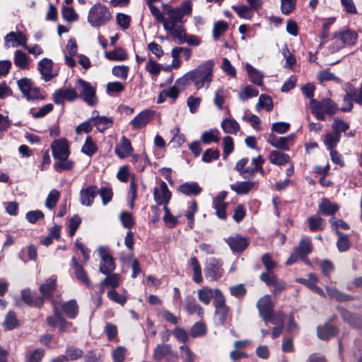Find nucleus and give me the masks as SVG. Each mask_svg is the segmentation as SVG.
Instances as JSON below:
<instances>
[{
    "label": "nucleus",
    "instance_id": "f257e3e1",
    "mask_svg": "<svg viewBox=\"0 0 362 362\" xmlns=\"http://www.w3.org/2000/svg\"><path fill=\"white\" fill-rule=\"evenodd\" d=\"M214 67V61L208 60L178 78L176 85L181 89H185L192 83L197 90L203 88L207 89L213 81Z\"/></svg>",
    "mask_w": 362,
    "mask_h": 362
},
{
    "label": "nucleus",
    "instance_id": "f03ea898",
    "mask_svg": "<svg viewBox=\"0 0 362 362\" xmlns=\"http://www.w3.org/2000/svg\"><path fill=\"white\" fill-rule=\"evenodd\" d=\"M310 108L318 120H325V115H334L338 110L337 105L329 98H322L320 100L311 99L310 102Z\"/></svg>",
    "mask_w": 362,
    "mask_h": 362
},
{
    "label": "nucleus",
    "instance_id": "7ed1b4c3",
    "mask_svg": "<svg viewBox=\"0 0 362 362\" xmlns=\"http://www.w3.org/2000/svg\"><path fill=\"white\" fill-rule=\"evenodd\" d=\"M112 19V14L107 6L98 3L89 10L88 22L93 27H101L106 25Z\"/></svg>",
    "mask_w": 362,
    "mask_h": 362
},
{
    "label": "nucleus",
    "instance_id": "20e7f679",
    "mask_svg": "<svg viewBox=\"0 0 362 362\" xmlns=\"http://www.w3.org/2000/svg\"><path fill=\"white\" fill-rule=\"evenodd\" d=\"M334 42L329 46L332 53L337 52L345 46L354 45L357 41V34L350 30L336 33L334 35Z\"/></svg>",
    "mask_w": 362,
    "mask_h": 362
},
{
    "label": "nucleus",
    "instance_id": "39448f33",
    "mask_svg": "<svg viewBox=\"0 0 362 362\" xmlns=\"http://www.w3.org/2000/svg\"><path fill=\"white\" fill-rule=\"evenodd\" d=\"M168 17L166 18L163 23L165 30H167L174 39L178 41H183L185 30L183 28L180 16L176 13L173 15L170 12H168Z\"/></svg>",
    "mask_w": 362,
    "mask_h": 362
},
{
    "label": "nucleus",
    "instance_id": "423d86ee",
    "mask_svg": "<svg viewBox=\"0 0 362 362\" xmlns=\"http://www.w3.org/2000/svg\"><path fill=\"white\" fill-rule=\"evenodd\" d=\"M345 95L344 96V105L341 107V111L348 112L351 111L354 107L353 102L362 105V84L361 85L358 93L351 83L346 84Z\"/></svg>",
    "mask_w": 362,
    "mask_h": 362
},
{
    "label": "nucleus",
    "instance_id": "0eeeda50",
    "mask_svg": "<svg viewBox=\"0 0 362 362\" xmlns=\"http://www.w3.org/2000/svg\"><path fill=\"white\" fill-rule=\"evenodd\" d=\"M264 159L262 156H258L252 159V164L254 165L252 167L246 168V165L248 163V158H243L238 160L235 165V169L239 173V174L243 177H247L250 175L255 174V170L258 168L259 166L263 165Z\"/></svg>",
    "mask_w": 362,
    "mask_h": 362
},
{
    "label": "nucleus",
    "instance_id": "6e6552de",
    "mask_svg": "<svg viewBox=\"0 0 362 362\" xmlns=\"http://www.w3.org/2000/svg\"><path fill=\"white\" fill-rule=\"evenodd\" d=\"M216 296L214 300V315L218 322L223 325L229 315L230 308L226 305V298L221 291H216Z\"/></svg>",
    "mask_w": 362,
    "mask_h": 362
},
{
    "label": "nucleus",
    "instance_id": "1a4fd4ad",
    "mask_svg": "<svg viewBox=\"0 0 362 362\" xmlns=\"http://www.w3.org/2000/svg\"><path fill=\"white\" fill-rule=\"evenodd\" d=\"M222 266L223 262L220 259L214 257L208 259L204 267L206 277L212 281L221 279L224 273Z\"/></svg>",
    "mask_w": 362,
    "mask_h": 362
},
{
    "label": "nucleus",
    "instance_id": "9d476101",
    "mask_svg": "<svg viewBox=\"0 0 362 362\" xmlns=\"http://www.w3.org/2000/svg\"><path fill=\"white\" fill-rule=\"evenodd\" d=\"M257 308L258 309L259 316L267 325L271 320L273 313L274 305L269 295H265L262 297L257 303Z\"/></svg>",
    "mask_w": 362,
    "mask_h": 362
},
{
    "label": "nucleus",
    "instance_id": "9b49d317",
    "mask_svg": "<svg viewBox=\"0 0 362 362\" xmlns=\"http://www.w3.org/2000/svg\"><path fill=\"white\" fill-rule=\"evenodd\" d=\"M100 257V272L104 274H109L115 269L114 259L108 252L107 248L100 247L98 250Z\"/></svg>",
    "mask_w": 362,
    "mask_h": 362
},
{
    "label": "nucleus",
    "instance_id": "f8f14e48",
    "mask_svg": "<svg viewBox=\"0 0 362 362\" xmlns=\"http://www.w3.org/2000/svg\"><path fill=\"white\" fill-rule=\"evenodd\" d=\"M46 321L47 325L50 327H58L60 332L68 331L69 327L71 325V323L65 320L61 311L56 305L54 307V315L48 316Z\"/></svg>",
    "mask_w": 362,
    "mask_h": 362
},
{
    "label": "nucleus",
    "instance_id": "ddd939ff",
    "mask_svg": "<svg viewBox=\"0 0 362 362\" xmlns=\"http://www.w3.org/2000/svg\"><path fill=\"white\" fill-rule=\"evenodd\" d=\"M53 157L54 159H64L70 155L69 147L65 139L54 140L51 144Z\"/></svg>",
    "mask_w": 362,
    "mask_h": 362
},
{
    "label": "nucleus",
    "instance_id": "4468645a",
    "mask_svg": "<svg viewBox=\"0 0 362 362\" xmlns=\"http://www.w3.org/2000/svg\"><path fill=\"white\" fill-rule=\"evenodd\" d=\"M78 86L80 87L81 95L83 99L89 105H94L97 103L95 88L88 82L78 79Z\"/></svg>",
    "mask_w": 362,
    "mask_h": 362
},
{
    "label": "nucleus",
    "instance_id": "2eb2a0df",
    "mask_svg": "<svg viewBox=\"0 0 362 362\" xmlns=\"http://www.w3.org/2000/svg\"><path fill=\"white\" fill-rule=\"evenodd\" d=\"M153 197L158 205L165 206L168 204L171 198V192L164 181L160 182L159 187H154Z\"/></svg>",
    "mask_w": 362,
    "mask_h": 362
},
{
    "label": "nucleus",
    "instance_id": "dca6fc26",
    "mask_svg": "<svg viewBox=\"0 0 362 362\" xmlns=\"http://www.w3.org/2000/svg\"><path fill=\"white\" fill-rule=\"evenodd\" d=\"M227 192L222 191L219 192L213 199V207L216 210V214L218 218L226 220L227 214L226 209L228 204L224 202L226 198Z\"/></svg>",
    "mask_w": 362,
    "mask_h": 362
},
{
    "label": "nucleus",
    "instance_id": "f3484780",
    "mask_svg": "<svg viewBox=\"0 0 362 362\" xmlns=\"http://www.w3.org/2000/svg\"><path fill=\"white\" fill-rule=\"evenodd\" d=\"M78 98V95L74 88H60L53 95L54 102L57 105H62L65 100L73 101Z\"/></svg>",
    "mask_w": 362,
    "mask_h": 362
},
{
    "label": "nucleus",
    "instance_id": "a211bd4d",
    "mask_svg": "<svg viewBox=\"0 0 362 362\" xmlns=\"http://www.w3.org/2000/svg\"><path fill=\"white\" fill-rule=\"evenodd\" d=\"M98 190L95 185H90L80 192V202L82 205L90 206L93 204Z\"/></svg>",
    "mask_w": 362,
    "mask_h": 362
},
{
    "label": "nucleus",
    "instance_id": "6ab92c4d",
    "mask_svg": "<svg viewBox=\"0 0 362 362\" xmlns=\"http://www.w3.org/2000/svg\"><path fill=\"white\" fill-rule=\"evenodd\" d=\"M153 117V112L146 110L138 114L130 122L132 128L139 129L144 127Z\"/></svg>",
    "mask_w": 362,
    "mask_h": 362
},
{
    "label": "nucleus",
    "instance_id": "aec40b11",
    "mask_svg": "<svg viewBox=\"0 0 362 362\" xmlns=\"http://www.w3.org/2000/svg\"><path fill=\"white\" fill-rule=\"evenodd\" d=\"M91 117L93 126L100 132H103L112 126L113 119L112 117L99 116L97 111L93 112V116Z\"/></svg>",
    "mask_w": 362,
    "mask_h": 362
},
{
    "label": "nucleus",
    "instance_id": "412c9836",
    "mask_svg": "<svg viewBox=\"0 0 362 362\" xmlns=\"http://www.w3.org/2000/svg\"><path fill=\"white\" fill-rule=\"evenodd\" d=\"M71 266L74 269V276L76 279L81 284H83L86 286L90 287L91 283L88 278V274L83 267L78 264L75 257H73L71 259Z\"/></svg>",
    "mask_w": 362,
    "mask_h": 362
},
{
    "label": "nucleus",
    "instance_id": "4be33fe9",
    "mask_svg": "<svg viewBox=\"0 0 362 362\" xmlns=\"http://www.w3.org/2000/svg\"><path fill=\"white\" fill-rule=\"evenodd\" d=\"M53 62L51 59L44 58L38 62V69L45 81H50L54 75L52 74Z\"/></svg>",
    "mask_w": 362,
    "mask_h": 362
},
{
    "label": "nucleus",
    "instance_id": "5701e85b",
    "mask_svg": "<svg viewBox=\"0 0 362 362\" xmlns=\"http://www.w3.org/2000/svg\"><path fill=\"white\" fill-rule=\"evenodd\" d=\"M226 241L233 252H241L248 246L247 240L240 235L229 237Z\"/></svg>",
    "mask_w": 362,
    "mask_h": 362
},
{
    "label": "nucleus",
    "instance_id": "b1692460",
    "mask_svg": "<svg viewBox=\"0 0 362 362\" xmlns=\"http://www.w3.org/2000/svg\"><path fill=\"white\" fill-rule=\"evenodd\" d=\"M216 291L221 290L218 288L212 289L208 286H203L202 288L197 290V298L201 303L207 305L211 303L212 298H214V300L216 298Z\"/></svg>",
    "mask_w": 362,
    "mask_h": 362
},
{
    "label": "nucleus",
    "instance_id": "393cba45",
    "mask_svg": "<svg viewBox=\"0 0 362 362\" xmlns=\"http://www.w3.org/2000/svg\"><path fill=\"white\" fill-rule=\"evenodd\" d=\"M133 151L130 141L123 136L121 141L116 146L115 153L120 158H124L129 156Z\"/></svg>",
    "mask_w": 362,
    "mask_h": 362
},
{
    "label": "nucleus",
    "instance_id": "a878e982",
    "mask_svg": "<svg viewBox=\"0 0 362 362\" xmlns=\"http://www.w3.org/2000/svg\"><path fill=\"white\" fill-rule=\"evenodd\" d=\"M338 332V329L329 323H325L324 325L317 328V337L322 340H327L330 337H335Z\"/></svg>",
    "mask_w": 362,
    "mask_h": 362
},
{
    "label": "nucleus",
    "instance_id": "bb28decb",
    "mask_svg": "<svg viewBox=\"0 0 362 362\" xmlns=\"http://www.w3.org/2000/svg\"><path fill=\"white\" fill-rule=\"evenodd\" d=\"M185 310L189 314L196 313L199 317H202L204 313L202 306L191 296H187L185 300Z\"/></svg>",
    "mask_w": 362,
    "mask_h": 362
},
{
    "label": "nucleus",
    "instance_id": "cd10ccee",
    "mask_svg": "<svg viewBox=\"0 0 362 362\" xmlns=\"http://www.w3.org/2000/svg\"><path fill=\"white\" fill-rule=\"evenodd\" d=\"M178 190L186 196H196L202 192V187L194 182H185L180 185Z\"/></svg>",
    "mask_w": 362,
    "mask_h": 362
},
{
    "label": "nucleus",
    "instance_id": "c85d7f7f",
    "mask_svg": "<svg viewBox=\"0 0 362 362\" xmlns=\"http://www.w3.org/2000/svg\"><path fill=\"white\" fill-rule=\"evenodd\" d=\"M255 186V182L252 181L237 182L230 185V189L238 194H246Z\"/></svg>",
    "mask_w": 362,
    "mask_h": 362
},
{
    "label": "nucleus",
    "instance_id": "c756f323",
    "mask_svg": "<svg viewBox=\"0 0 362 362\" xmlns=\"http://www.w3.org/2000/svg\"><path fill=\"white\" fill-rule=\"evenodd\" d=\"M269 161L276 165H284L288 163L290 158L288 154L278 151H271L269 156Z\"/></svg>",
    "mask_w": 362,
    "mask_h": 362
},
{
    "label": "nucleus",
    "instance_id": "7c9ffc66",
    "mask_svg": "<svg viewBox=\"0 0 362 362\" xmlns=\"http://www.w3.org/2000/svg\"><path fill=\"white\" fill-rule=\"evenodd\" d=\"M22 300L28 305L41 306L43 304L42 298L32 293L30 290L25 289L21 292Z\"/></svg>",
    "mask_w": 362,
    "mask_h": 362
},
{
    "label": "nucleus",
    "instance_id": "2f4dec72",
    "mask_svg": "<svg viewBox=\"0 0 362 362\" xmlns=\"http://www.w3.org/2000/svg\"><path fill=\"white\" fill-rule=\"evenodd\" d=\"M339 210V206L337 204L330 202L327 199H322L319 204V211L325 216H332Z\"/></svg>",
    "mask_w": 362,
    "mask_h": 362
},
{
    "label": "nucleus",
    "instance_id": "473e14b6",
    "mask_svg": "<svg viewBox=\"0 0 362 362\" xmlns=\"http://www.w3.org/2000/svg\"><path fill=\"white\" fill-rule=\"evenodd\" d=\"M339 312L344 320L348 322L351 326L354 327H361L362 322L359 316L357 315H354L349 311L343 308H340Z\"/></svg>",
    "mask_w": 362,
    "mask_h": 362
},
{
    "label": "nucleus",
    "instance_id": "72a5a7b5",
    "mask_svg": "<svg viewBox=\"0 0 362 362\" xmlns=\"http://www.w3.org/2000/svg\"><path fill=\"white\" fill-rule=\"evenodd\" d=\"M56 288V277L52 276L40 286V291L45 298L52 296Z\"/></svg>",
    "mask_w": 362,
    "mask_h": 362
},
{
    "label": "nucleus",
    "instance_id": "f704fd0d",
    "mask_svg": "<svg viewBox=\"0 0 362 362\" xmlns=\"http://www.w3.org/2000/svg\"><path fill=\"white\" fill-rule=\"evenodd\" d=\"M221 128L226 134H236L240 130L239 124L234 119L226 118L221 122Z\"/></svg>",
    "mask_w": 362,
    "mask_h": 362
},
{
    "label": "nucleus",
    "instance_id": "c9c22d12",
    "mask_svg": "<svg viewBox=\"0 0 362 362\" xmlns=\"http://www.w3.org/2000/svg\"><path fill=\"white\" fill-rule=\"evenodd\" d=\"M245 69L251 82L260 86H262L263 74L248 63L246 64Z\"/></svg>",
    "mask_w": 362,
    "mask_h": 362
},
{
    "label": "nucleus",
    "instance_id": "e433bc0d",
    "mask_svg": "<svg viewBox=\"0 0 362 362\" xmlns=\"http://www.w3.org/2000/svg\"><path fill=\"white\" fill-rule=\"evenodd\" d=\"M171 346L168 344H158L153 354V358L155 361H160L163 358H165L167 354L170 353Z\"/></svg>",
    "mask_w": 362,
    "mask_h": 362
},
{
    "label": "nucleus",
    "instance_id": "4c0bfd02",
    "mask_svg": "<svg viewBox=\"0 0 362 362\" xmlns=\"http://www.w3.org/2000/svg\"><path fill=\"white\" fill-rule=\"evenodd\" d=\"M105 57L110 61H124L127 59V54L125 50L121 47H117L112 51L106 52Z\"/></svg>",
    "mask_w": 362,
    "mask_h": 362
},
{
    "label": "nucleus",
    "instance_id": "58836bf2",
    "mask_svg": "<svg viewBox=\"0 0 362 362\" xmlns=\"http://www.w3.org/2000/svg\"><path fill=\"white\" fill-rule=\"evenodd\" d=\"M341 139V135H337L334 132L327 133L324 136L323 143L329 151L334 150Z\"/></svg>",
    "mask_w": 362,
    "mask_h": 362
},
{
    "label": "nucleus",
    "instance_id": "ea45409f",
    "mask_svg": "<svg viewBox=\"0 0 362 362\" xmlns=\"http://www.w3.org/2000/svg\"><path fill=\"white\" fill-rule=\"evenodd\" d=\"M326 291L328 295V296L331 299H334L337 301H349L353 300V297L345 294L344 293L340 292L339 290H337L335 288H329L326 286Z\"/></svg>",
    "mask_w": 362,
    "mask_h": 362
},
{
    "label": "nucleus",
    "instance_id": "a19ab883",
    "mask_svg": "<svg viewBox=\"0 0 362 362\" xmlns=\"http://www.w3.org/2000/svg\"><path fill=\"white\" fill-rule=\"evenodd\" d=\"M62 308L65 314L71 319H74L78 313V308L75 300H71L64 303Z\"/></svg>",
    "mask_w": 362,
    "mask_h": 362
},
{
    "label": "nucleus",
    "instance_id": "79ce46f5",
    "mask_svg": "<svg viewBox=\"0 0 362 362\" xmlns=\"http://www.w3.org/2000/svg\"><path fill=\"white\" fill-rule=\"evenodd\" d=\"M331 127L332 132L341 135L342 132H346L349 129V124L339 117H334Z\"/></svg>",
    "mask_w": 362,
    "mask_h": 362
},
{
    "label": "nucleus",
    "instance_id": "37998d69",
    "mask_svg": "<svg viewBox=\"0 0 362 362\" xmlns=\"http://www.w3.org/2000/svg\"><path fill=\"white\" fill-rule=\"evenodd\" d=\"M14 64L21 69H26L29 64L28 57L21 50H16L14 52Z\"/></svg>",
    "mask_w": 362,
    "mask_h": 362
},
{
    "label": "nucleus",
    "instance_id": "c03bdc74",
    "mask_svg": "<svg viewBox=\"0 0 362 362\" xmlns=\"http://www.w3.org/2000/svg\"><path fill=\"white\" fill-rule=\"evenodd\" d=\"M201 140L204 144H209L211 142H218L219 141V132L216 129H211L207 132H204Z\"/></svg>",
    "mask_w": 362,
    "mask_h": 362
},
{
    "label": "nucleus",
    "instance_id": "a18cd8bd",
    "mask_svg": "<svg viewBox=\"0 0 362 362\" xmlns=\"http://www.w3.org/2000/svg\"><path fill=\"white\" fill-rule=\"evenodd\" d=\"M256 108L257 110H259L260 109H266L267 111L270 112L273 108L272 98L269 95L262 94L259 98Z\"/></svg>",
    "mask_w": 362,
    "mask_h": 362
},
{
    "label": "nucleus",
    "instance_id": "49530a36",
    "mask_svg": "<svg viewBox=\"0 0 362 362\" xmlns=\"http://www.w3.org/2000/svg\"><path fill=\"white\" fill-rule=\"evenodd\" d=\"M106 278L101 282L102 285L109 286L115 290L119 286L120 284V276L117 274H106Z\"/></svg>",
    "mask_w": 362,
    "mask_h": 362
},
{
    "label": "nucleus",
    "instance_id": "de8ad7c7",
    "mask_svg": "<svg viewBox=\"0 0 362 362\" xmlns=\"http://www.w3.org/2000/svg\"><path fill=\"white\" fill-rule=\"evenodd\" d=\"M309 228L311 231L321 230L324 228V220L320 216H312L308 218Z\"/></svg>",
    "mask_w": 362,
    "mask_h": 362
},
{
    "label": "nucleus",
    "instance_id": "09e8293b",
    "mask_svg": "<svg viewBox=\"0 0 362 362\" xmlns=\"http://www.w3.org/2000/svg\"><path fill=\"white\" fill-rule=\"evenodd\" d=\"M336 233L338 235V240L337 243L338 250L340 252H344L349 250L350 247V242L347 235H344L339 230H336Z\"/></svg>",
    "mask_w": 362,
    "mask_h": 362
},
{
    "label": "nucleus",
    "instance_id": "8fccbe9b",
    "mask_svg": "<svg viewBox=\"0 0 362 362\" xmlns=\"http://www.w3.org/2000/svg\"><path fill=\"white\" fill-rule=\"evenodd\" d=\"M190 263L193 269V280L196 283H201L203 281V278L202 276V269L199 265V263L197 259L195 257H193L190 259Z\"/></svg>",
    "mask_w": 362,
    "mask_h": 362
},
{
    "label": "nucleus",
    "instance_id": "3c124183",
    "mask_svg": "<svg viewBox=\"0 0 362 362\" xmlns=\"http://www.w3.org/2000/svg\"><path fill=\"white\" fill-rule=\"evenodd\" d=\"M181 354V358L183 362H194L197 358L196 354L191 351L189 347L186 344L181 345L179 347Z\"/></svg>",
    "mask_w": 362,
    "mask_h": 362
},
{
    "label": "nucleus",
    "instance_id": "603ef678",
    "mask_svg": "<svg viewBox=\"0 0 362 362\" xmlns=\"http://www.w3.org/2000/svg\"><path fill=\"white\" fill-rule=\"evenodd\" d=\"M303 257H305L312 251V245L310 238H303L299 245L295 248Z\"/></svg>",
    "mask_w": 362,
    "mask_h": 362
},
{
    "label": "nucleus",
    "instance_id": "864d4df0",
    "mask_svg": "<svg viewBox=\"0 0 362 362\" xmlns=\"http://www.w3.org/2000/svg\"><path fill=\"white\" fill-rule=\"evenodd\" d=\"M83 355V351L76 347L69 346L66 350V355H64L66 358V361H75L81 358Z\"/></svg>",
    "mask_w": 362,
    "mask_h": 362
},
{
    "label": "nucleus",
    "instance_id": "5fc2aeb1",
    "mask_svg": "<svg viewBox=\"0 0 362 362\" xmlns=\"http://www.w3.org/2000/svg\"><path fill=\"white\" fill-rule=\"evenodd\" d=\"M59 197L60 192L57 189H52L45 200V206L49 209H52L55 207Z\"/></svg>",
    "mask_w": 362,
    "mask_h": 362
},
{
    "label": "nucleus",
    "instance_id": "6e6d98bb",
    "mask_svg": "<svg viewBox=\"0 0 362 362\" xmlns=\"http://www.w3.org/2000/svg\"><path fill=\"white\" fill-rule=\"evenodd\" d=\"M59 161L54 164V169L59 172L62 170H71L74 168V162L66 158L64 159H58Z\"/></svg>",
    "mask_w": 362,
    "mask_h": 362
},
{
    "label": "nucleus",
    "instance_id": "4d7b16f0",
    "mask_svg": "<svg viewBox=\"0 0 362 362\" xmlns=\"http://www.w3.org/2000/svg\"><path fill=\"white\" fill-rule=\"evenodd\" d=\"M293 134L279 137L274 148L286 151L289 150L290 145L293 144Z\"/></svg>",
    "mask_w": 362,
    "mask_h": 362
},
{
    "label": "nucleus",
    "instance_id": "13d9d810",
    "mask_svg": "<svg viewBox=\"0 0 362 362\" xmlns=\"http://www.w3.org/2000/svg\"><path fill=\"white\" fill-rule=\"evenodd\" d=\"M81 151L91 156L97 151V146L93 141L91 136H88L85 141L84 144L82 146Z\"/></svg>",
    "mask_w": 362,
    "mask_h": 362
},
{
    "label": "nucleus",
    "instance_id": "bf43d9fd",
    "mask_svg": "<svg viewBox=\"0 0 362 362\" xmlns=\"http://www.w3.org/2000/svg\"><path fill=\"white\" fill-rule=\"evenodd\" d=\"M228 28V24L223 21L214 23L213 28V36L214 39H218L219 37L227 30Z\"/></svg>",
    "mask_w": 362,
    "mask_h": 362
},
{
    "label": "nucleus",
    "instance_id": "052dcab7",
    "mask_svg": "<svg viewBox=\"0 0 362 362\" xmlns=\"http://www.w3.org/2000/svg\"><path fill=\"white\" fill-rule=\"evenodd\" d=\"M63 18L68 22L76 21L78 16L71 7L64 6L62 10Z\"/></svg>",
    "mask_w": 362,
    "mask_h": 362
},
{
    "label": "nucleus",
    "instance_id": "680f3d73",
    "mask_svg": "<svg viewBox=\"0 0 362 362\" xmlns=\"http://www.w3.org/2000/svg\"><path fill=\"white\" fill-rule=\"evenodd\" d=\"M223 158L226 159V158L234 150V144L233 139L230 136H225L223 139Z\"/></svg>",
    "mask_w": 362,
    "mask_h": 362
},
{
    "label": "nucleus",
    "instance_id": "e2e57ef3",
    "mask_svg": "<svg viewBox=\"0 0 362 362\" xmlns=\"http://www.w3.org/2000/svg\"><path fill=\"white\" fill-rule=\"evenodd\" d=\"M232 8L240 18L250 19L252 16L251 8L246 6H233Z\"/></svg>",
    "mask_w": 362,
    "mask_h": 362
},
{
    "label": "nucleus",
    "instance_id": "0e129e2a",
    "mask_svg": "<svg viewBox=\"0 0 362 362\" xmlns=\"http://www.w3.org/2000/svg\"><path fill=\"white\" fill-rule=\"evenodd\" d=\"M107 296L110 300L121 305H124L127 300V298L125 295L119 294L115 290L108 291Z\"/></svg>",
    "mask_w": 362,
    "mask_h": 362
},
{
    "label": "nucleus",
    "instance_id": "69168bd1",
    "mask_svg": "<svg viewBox=\"0 0 362 362\" xmlns=\"http://www.w3.org/2000/svg\"><path fill=\"white\" fill-rule=\"evenodd\" d=\"M220 156V152L218 150H213L212 148L206 149L203 155L202 160L204 163H210L212 160H217Z\"/></svg>",
    "mask_w": 362,
    "mask_h": 362
},
{
    "label": "nucleus",
    "instance_id": "338daca9",
    "mask_svg": "<svg viewBox=\"0 0 362 362\" xmlns=\"http://www.w3.org/2000/svg\"><path fill=\"white\" fill-rule=\"evenodd\" d=\"M119 219L122 226L126 228H131L134 224V221L131 213L123 211L119 215Z\"/></svg>",
    "mask_w": 362,
    "mask_h": 362
},
{
    "label": "nucleus",
    "instance_id": "774afa93",
    "mask_svg": "<svg viewBox=\"0 0 362 362\" xmlns=\"http://www.w3.org/2000/svg\"><path fill=\"white\" fill-rule=\"evenodd\" d=\"M45 355V351L37 349L33 352L27 354L25 362H40Z\"/></svg>",
    "mask_w": 362,
    "mask_h": 362
}]
</instances>
